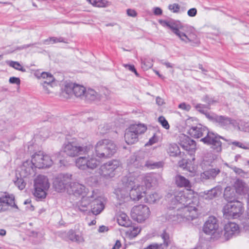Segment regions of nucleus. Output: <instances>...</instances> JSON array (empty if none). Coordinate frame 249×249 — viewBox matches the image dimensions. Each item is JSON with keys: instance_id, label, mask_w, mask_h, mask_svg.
<instances>
[{"instance_id": "nucleus-1", "label": "nucleus", "mask_w": 249, "mask_h": 249, "mask_svg": "<svg viewBox=\"0 0 249 249\" xmlns=\"http://www.w3.org/2000/svg\"><path fill=\"white\" fill-rule=\"evenodd\" d=\"M184 191H176L166 196L169 200L166 219L173 224L192 220L197 216V208L191 197Z\"/></svg>"}, {"instance_id": "nucleus-2", "label": "nucleus", "mask_w": 249, "mask_h": 249, "mask_svg": "<svg viewBox=\"0 0 249 249\" xmlns=\"http://www.w3.org/2000/svg\"><path fill=\"white\" fill-rule=\"evenodd\" d=\"M143 163V160H140L136 156L131 157L129 161V172L133 167L136 168L142 167ZM142 179L143 177L140 175L137 170L129 172L128 175L124 177L122 179L123 185L127 189L128 192L129 199L138 201L145 195V187L138 183L140 180Z\"/></svg>"}, {"instance_id": "nucleus-3", "label": "nucleus", "mask_w": 249, "mask_h": 249, "mask_svg": "<svg viewBox=\"0 0 249 249\" xmlns=\"http://www.w3.org/2000/svg\"><path fill=\"white\" fill-rule=\"evenodd\" d=\"M92 149L93 146L90 144L80 145L74 141L66 142L63 146V152L70 157L88 154Z\"/></svg>"}, {"instance_id": "nucleus-4", "label": "nucleus", "mask_w": 249, "mask_h": 249, "mask_svg": "<svg viewBox=\"0 0 249 249\" xmlns=\"http://www.w3.org/2000/svg\"><path fill=\"white\" fill-rule=\"evenodd\" d=\"M116 152L114 142L108 139L99 141L95 146V154L100 158H107L113 156Z\"/></svg>"}, {"instance_id": "nucleus-5", "label": "nucleus", "mask_w": 249, "mask_h": 249, "mask_svg": "<svg viewBox=\"0 0 249 249\" xmlns=\"http://www.w3.org/2000/svg\"><path fill=\"white\" fill-rule=\"evenodd\" d=\"M223 212L227 219L238 218L244 212L243 204L239 201L228 203L224 206Z\"/></svg>"}, {"instance_id": "nucleus-6", "label": "nucleus", "mask_w": 249, "mask_h": 249, "mask_svg": "<svg viewBox=\"0 0 249 249\" xmlns=\"http://www.w3.org/2000/svg\"><path fill=\"white\" fill-rule=\"evenodd\" d=\"M147 129L145 125L142 124H133L125 130L124 140L128 144H132L138 142V136L143 133Z\"/></svg>"}, {"instance_id": "nucleus-7", "label": "nucleus", "mask_w": 249, "mask_h": 249, "mask_svg": "<svg viewBox=\"0 0 249 249\" xmlns=\"http://www.w3.org/2000/svg\"><path fill=\"white\" fill-rule=\"evenodd\" d=\"M220 139L227 141L218 134L209 131L207 135L202 138L200 141L210 146L214 152L219 153L222 151V142Z\"/></svg>"}, {"instance_id": "nucleus-8", "label": "nucleus", "mask_w": 249, "mask_h": 249, "mask_svg": "<svg viewBox=\"0 0 249 249\" xmlns=\"http://www.w3.org/2000/svg\"><path fill=\"white\" fill-rule=\"evenodd\" d=\"M34 196L39 200L46 197L47 191L50 187V184L47 178L43 175H39L35 180Z\"/></svg>"}, {"instance_id": "nucleus-9", "label": "nucleus", "mask_w": 249, "mask_h": 249, "mask_svg": "<svg viewBox=\"0 0 249 249\" xmlns=\"http://www.w3.org/2000/svg\"><path fill=\"white\" fill-rule=\"evenodd\" d=\"M151 212L149 208L143 204L133 207L131 211L132 218L138 223H142L148 219Z\"/></svg>"}, {"instance_id": "nucleus-10", "label": "nucleus", "mask_w": 249, "mask_h": 249, "mask_svg": "<svg viewBox=\"0 0 249 249\" xmlns=\"http://www.w3.org/2000/svg\"><path fill=\"white\" fill-rule=\"evenodd\" d=\"M121 165L120 162L116 160L108 161L100 168L99 173L102 177L109 178L114 177Z\"/></svg>"}, {"instance_id": "nucleus-11", "label": "nucleus", "mask_w": 249, "mask_h": 249, "mask_svg": "<svg viewBox=\"0 0 249 249\" xmlns=\"http://www.w3.org/2000/svg\"><path fill=\"white\" fill-rule=\"evenodd\" d=\"M32 163L36 168L40 169L51 166L53 162L49 156L40 151L32 156Z\"/></svg>"}, {"instance_id": "nucleus-12", "label": "nucleus", "mask_w": 249, "mask_h": 249, "mask_svg": "<svg viewBox=\"0 0 249 249\" xmlns=\"http://www.w3.org/2000/svg\"><path fill=\"white\" fill-rule=\"evenodd\" d=\"M99 164V161L96 158L88 157H80L75 160V165L79 169L86 170L94 169Z\"/></svg>"}, {"instance_id": "nucleus-13", "label": "nucleus", "mask_w": 249, "mask_h": 249, "mask_svg": "<svg viewBox=\"0 0 249 249\" xmlns=\"http://www.w3.org/2000/svg\"><path fill=\"white\" fill-rule=\"evenodd\" d=\"M10 207L18 209L15 203L14 196L7 192H0V213L8 211Z\"/></svg>"}, {"instance_id": "nucleus-14", "label": "nucleus", "mask_w": 249, "mask_h": 249, "mask_svg": "<svg viewBox=\"0 0 249 249\" xmlns=\"http://www.w3.org/2000/svg\"><path fill=\"white\" fill-rule=\"evenodd\" d=\"M206 117L210 121L223 128L228 127L231 124L234 125L235 124V120L230 117L225 116L218 115L213 113H206Z\"/></svg>"}, {"instance_id": "nucleus-15", "label": "nucleus", "mask_w": 249, "mask_h": 249, "mask_svg": "<svg viewBox=\"0 0 249 249\" xmlns=\"http://www.w3.org/2000/svg\"><path fill=\"white\" fill-rule=\"evenodd\" d=\"M72 175L70 174H59L53 181V186L57 192H62L65 189L68 190L71 182Z\"/></svg>"}, {"instance_id": "nucleus-16", "label": "nucleus", "mask_w": 249, "mask_h": 249, "mask_svg": "<svg viewBox=\"0 0 249 249\" xmlns=\"http://www.w3.org/2000/svg\"><path fill=\"white\" fill-rule=\"evenodd\" d=\"M162 23L163 26H166L172 30L173 32L179 38L180 37L181 34L185 31V29L188 28L187 26L182 25L178 21L164 20L162 22Z\"/></svg>"}, {"instance_id": "nucleus-17", "label": "nucleus", "mask_w": 249, "mask_h": 249, "mask_svg": "<svg viewBox=\"0 0 249 249\" xmlns=\"http://www.w3.org/2000/svg\"><path fill=\"white\" fill-rule=\"evenodd\" d=\"M218 227L219 224L217 219L215 217L211 216L209 217L205 222L203 227V230L207 234H213L218 230Z\"/></svg>"}, {"instance_id": "nucleus-18", "label": "nucleus", "mask_w": 249, "mask_h": 249, "mask_svg": "<svg viewBox=\"0 0 249 249\" xmlns=\"http://www.w3.org/2000/svg\"><path fill=\"white\" fill-rule=\"evenodd\" d=\"M224 236L228 240L239 232V227L234 222H229L225 224L224 228Z\"/></svg>"}, {"instance_id": "nucleus-19", "label": "nucleus", "mask_w": 249, "mask_h": 249, "mask_svg": "<svg viewBox=\"0 0 249 249\" xmlns=\"http://www.w3.org/2000/svg\"><path fill=\"white\" fill-rule=\"evenodd\" d=\"M209 129L201 124H197L196 126H192L188 130L189 134L194 138H199L205 137L209 132Z\"/></svg>"}, {"instance_id": "nucleus-20", "label": "nucleus", "mask_w": 249, "mask_h": 249, "mask_svg": "<svg viewBox=\"0 0 249 249\" xmlns=\"http://www.w3.org/2000/svg\"><path fill=\"white\" fill-rule=\"evenodd\" d=\"M178 142L180 146L186 151H193L196 147L195 141L184 134L179 136Z\"/></svg>"}, {"instance_id": "nucleus-21", "label": "nucleus", "mask_w": 249, "mask_h": 249, "mask_svg": "<svg viewBox=\"0 0 249 249\" xmlns=\"http://www.w3.org/2000/svg\"><path fill=\"white\" fill-rule=\"evenodd\" d=\"M93 193L92 191V194L89 196H83L81 199L76 202L75 206V210L83 213L87 211L91 199L94 198Z\"/></svg>"}, {"instance_id": "nucleus-22", "label": "nucleus", "mask_w": 249, "mask_h": 249, "mask_svg": "<svg viewBox=\"0 0 249 249\" xmlns=\"http://www.w3.org/2000/svg\"><path fill=\"white\" fill-rule=\"evenodd\" d=\"M69 194H72L77 196L86 195V188L85 186L77 182H70L68 188Z\"/></svg>"}, {"instance_id": "nucleus-23", "label": "nucleus", "mask_w": 249, "mask_h": 249, "mask_svg": "<svg viewBox=\"0 0 249 249\" xmlns=\"http://www.w3.org/2000/svg\"><path fill=\"white\" fill-rule=\"evenodd\" d=\"M40 76L42 79H44L41 83L44 90L46 93H49L50 92L49 88L53 87L54 78L51 73L46 72H41Z\"/></svg>"}, {"instance_id": "nucleus-24", "label": "nucleus", "mask_w": 249, "mask_h": 249, "mask_svg": "<svg viewBox=\"0 0 249 249\" xmlns=\"http://www.w3.org/2000/svg\"><path fill=\"white\" fill-rule=\"evenodd\" d=\"M91 201V211L94 215L100 213L105 208V205L101 197L96 198L94 197Z\"/></svg>"}, {"instance_id": "nucleus-25", "label": "nucleus", "mask_w": 249, "mask_h": 249, "mask_svg": "<svg viewBox=\"0 0 249 249\" xmlns=\"http://www.w3.org/2000/svg\"><path fill=\"white\" fill-rule=\"evenodd\" d=\"M160 237L162 240V243L158 244L159 249H167L172 244V237L166 229L162 230L160 235Z\"/></svg>"}, {"instance_id": "nucleus-26", "label": "nucleus", "mask_w": 249, "mask_h": 249, "mask_svg": "<svg viewBox=\"0 0 249 249\" xmlns=\"http://www.w3.org/2000/svg\"><path fill=\"white\" fill-rule=\"evenodd\" d=\"M115 194L116 198L119 201L118 202L119 205H121L130 200L127 190L124 186L122 188H119L116 190Z\"/></svg>"}, {"instance_id": "nucleus-27", "label": "nucleus", "mask_w": 249, "mask_h": 249, "mask_svg": "<svg viewBox=\"0 0 249 249\" xmlns=\"http://www.w3.org/2000/svg\"><path fill=\"white\" fill-rule=\"evenodd\" d=\"M236 194L234 188L227 186L224 190V198L228 203L238 201Z\"/></svg>"}, {"instance_id": "nucleus-28", "label": "nucleus", "mask_w": 249, "mask_h": 249, "mask_svg": "<svg viewBox=\"0 0 249 249\" xmlns=\"http://www.w3.org/2000/svg\"><path fill=\"white\" fill-rule=\"evenodd\" d=\"M186 29H185V31H184L182 34H181L179 37L180 39L186 43L189 42L197 43V36L196 34L193 32L188 34Z\"/></svg>"}, {"instance_id": "nucleus-29", "label": "nucleus", "mask_w": 249, "mask_h": 249, "mask_svg": "<svg viewBox=\"0 0 249 249\" xmlns=\"http://www.w3.org/2000/svg\"><path fill=\"white\" fill-rule=\"evenodd\" d=\"M220 173V170L218 168H210L202 173L201 177L206 179H214Z\"/></svg>"}, {"instance_id": "nucleus-30", "label": "nucleus", "mask_w": 249, "mask_h": 249, "mask_svg": "<svg viewBox=\"0 0 249 249\" xmlns=\"http://www.w3.org/2000/svg\"><path fill=\"white\" fill-rule=\"evenodd\" d=\"M175 181L178 187L188 188H190L191 187L190 181L180 175H177L175 176Z\"/></svg>"}, {"instance_id": "nucleus-31", "label": "nucleus", "mask_w": 249, "mask_h": 249, "mask_svg": "<svg viewBox=\"0 0 249 249\" xmlns=\"http://www.w3.org/2000/svg\"><path fill=\"white\" fill-rule=\"evenodd\" d=\"M34 165L32 163L26 161L23 163L21 167V174L23 177H26L28 175H32L34 173Z\"/></svg>"}, {"instance_id": "nucleus-32", "label": "nucleus", "mask_w": 249, "mask_h": 249, "mask_svg": "<svg viewBox=\"0 0 249 249\" xmlns=\"http://www.w3.org/2000/svg\"><path fill=\"white\" fill-rule=\"evenodd\" d=\"M98 94L94 90L89 89L88 90H86L83 100L89 102L95 101L98 98Z\"/></svg>"}, {"instance_id": "nucleus-33", "label": "nucleus", "mask_w": 249, "mask_h": 249, "mask_svg": "<svg viewBox=\"0 0 249 249\" xmlns=\"http://www.w3.org/2000/svg\"><path fill=\"white\" fill-rule=\"evenodd\" d=\"M68 238L72 242L80 243L84 242L83 237L78 234L73 230H70L67 233Z\"/></svg>"}, {"instance_id": "nucleus-34", "label": "nucleus", "mask_w": 249, "mask_h": 249, "mask_svg": "<svg viewBox=\"0 0 249 249\" xmlns=\"http://www.w3.org/2000/svg\"><path fill=\"white\" fill-rule=\"evenodd\" d=\"M73 93L77 97L83 99L86 89L85 87L74 84L73 87Z\"/></svg>"}, {"instance_id": "nucleus-35", "label": "nucleus", "mask_w": 249, "mask_h": 249, "mask_svg": "<svg viewBox=\"0 0 249 249\" xmlns=\"http://www.w3.org/2000/svg\"><path fill=\"white\" fill-rule=\"evenodd\" d=\"M117 221L120 226L128 227L130 225V221L127 215L124 213H122L117 216Z\"/></svg>"}, {"instance_id": "nucleus-36", "label": "nucleus", "mask_w": 249, "mask_h": 249, "mask_svg": "<svg viewBox=\"0 0 249 249\" xmlns=\"http://www.w3.org/2000/svg\"><path fill=\"white\" fill-rule=\"evenodd\" d=\"M232 187L234 188L235 191L239 195H242L245 192V183L241 180L237 179Z\"/></svg>"}, {"instance_id": "nucleus-37", "label": "nucleus", "mask_w": 249, "mask_h": 249, "mask_svg": "<svg viewBox=\"0 0 249 249\" xmlns=\"http://www.w3.org/2000/svg\"><path fill=\"white\" fill-rule=\"evenodd\" d=\"M141 229L139 227H130L125 232L127 237L131 239L136 237L141 232Z\"/></svg>"}, {"instance_id": "nucleus-38", "label": "nucleus", "mask_w": 249, "mask_h": 249, "mask_svg": "<svg viewBox=\"0 0 249 249\" xmlns=\"http://www.w3.org/2000/svg\"><path fill=\"white\" fill-rule=\"evenodd\" d=\"M167 151L170 156L177 157L180 154L179 147L176 143L170 144L169 145Z\"/></svg>"}, {"instance_id": "nucleus-39", "label": "nucleus", "mask_w": 249, "mask_h": 249, "mask_svg": "<svg viewBox=\"0 0 249 249\" xmlns=\"http://www.w3.org/2000/svg\"><path fill=\"white\" fill-rule=\"evenodd\" d=\"M144 184L147 188L154 187L157 184V180L154 176H147L144 179Z\"/></svg>"}, {"instance_id": "nucleus-40", "label": "nucleus", "mask_w": 249, "mask_h": 249, "mask_svg": "<svg viewBox=\"0 0 249 249\" xmlns=\"http://www.w3.org/2000/svg\"><path fill=\"white\" fill-rule=\"evenodd\" d=\"M93 6L97 7H106L108 6V2L104 0H87Z\"/></svg>"}, {"instance_id": "nucleus-41", "label": "nucleus", "mask_w": 249, "mask_h": 249, "mask_svg": "<svg viewBox=\"0 0 249 249\" xmlns=\"http://www.w3.org/2000/svg\"><path fill=\"white\" fill-rule=\"evenodd\" d=\"M220 191V187L217 186L212 188L210 190L205 191V194L208 195V197L211 199L216 197L218 192Z\"/></svg>"}, {"instance_id": "nucleus-42", "label": "nucleus", "mask_w": 249, "mask_h": 249, "mask_svg": "<svg viewBox=\"0 0 249 249\" xmlns=\"http://www.w3.org/2000/svg\"><path fill=\"white\" fill-rule=\"evenodd\" d=\"M74 85V84L72 83H67L62 90L63 95L64 96L65 94H66L68 96L71 95L73 93V87Z\"/></svg>"}, {"instance_id": "nucleus-43", "label": "nucleus", "mask_w": 249, "mask_h": 249, "mask_svg": "<svg viewBox=\"0 0 249 249\" xmlns=\"http://www.w3.org/2000/svg\"><path fill=\"white\" fill-rule=\"evenodd\" d=\"M141 61L142 65V67L144 69L147 70L153 66V60L150 58H144L143 59H142Z\"/></svg>"}, {"instance_id": "nucleus-44", "label": "nucleus", "mask_w": 249, "mask_h": 249, "mask_svg": "<svg viewBox=\"0 0 249 249\" xmlns=\"http://www.w3.org/2000/svg\"><path fill=\"white\" fill-rule=\"evenodd\" d=\"M160 198L158 193L154 192L147 195L146 197L147 202L149 203H154Z\"/></svg>"}, {"instance_id": "nucleus-45", "label": "nucleus", "mask_w": 249, "mask_h": 249, "mask_svg": "<svg viewBox=\"0 0 249 249\" xmlns=\"http://www.w3.org/2000/svg\"><path fill=\"white\" fill-rule=\"evenodd\" d=\"M53 41V43H55L57 42H64L66 43V42L65 41L64 39L62 37H50L48 39H45L43 41V43L45 44H49L50 41Z\"/></svg>"}, {"instance_id": "nucleus-46", "label": "nucleus", "mask_w": 249, "mask_h": 249, "mask_svg": "<svg viewBox=\"0 0 249 249\" xmlns=\"http://www.w3.org/2000/svg\"><path fill=\"white\" fill-rule=\"evenodd\" d=\"M9 65L17 70L20 71L22 72L26 71L25 69L18 62L11 61L9 62Z\"/></svg>"}, {"instance_id": "nucleus-47", "label": "nucleus", "mask_w": 249, "mask_h": 249, "mask_svg": "<svg viewBox=\"0 0 249 249\" xmlns=\"http://www.w3.org/2000/svg\"><path fill=\"white\" fill-rule=\"evenodd\" d=\"M111 129L110 125L108 124L100 125L98 127L99 132L101 135H104L107 133Z\"/></svg>"}, {"instance_id": "nucleus-48", "label": "nucleus", "mask_w": 249, "mask_h": 249, "mask_svg": "<svg viewBox=\"0 0 249 249\" xmlns=\"http://www.w3.org/2000/svg\"><path fill=\"white\" fill-rule=\"evenodd\" d=\"M229 144L234 145L237 147L243 148L244 149H249V144L248 143H244L240 142L233 141L231 142V143H229Z\"/></svg>"}, {"instance_id": "nucleus-49", "label": "nucleus", "mask_w": 249, "mask_h": 249, "mask_svg": "<svg viewBox=\"0 0 249 249\" xmlns=\"http://www.w3.org/2000/svg\"><path fill=\"white\" fill-rule=\"evenodd\" d=\"M15 184L19 188V189L21 190H23L26 186V182L21 178H18L17 180L15 182Z\"/></svg>"}, {"instance_id": "nucleus-50", "label": "nucleus", "mask_w": 249, "mask_h": 249, "mask_svg": "<svg viewBox=\"0 0 249 249\" xmlns=\"http://www.w3.org/2000/svg\"><path fill=\"white\" fill-rule=\"evenodd\" d=\"M159 122L161 124L163 127H164L166 129H168L170 127V125L167 122V121L165 119V118L161 116L158 118Z\"/></svg>"}, {"instance_id": "nucleus-51", "label": "nucleus", "mask_w": 249, "mask_h": 249, "mask_svg": "<svg viewBox=\"0 0 249 249\" xmlns=\"http://www.w3.org/2000/svg\"><path fill=\"white\" fill-rule=\"evenodd\" d=\"M168 9L173 13H178L180 9V6L178 3H173L169 4L168 6Z\"/></svg>"}, {"instance_id": "nucleus-52", "label": "nucleus", "mask_w": 249, "mask_h": 249, "mask_svg": "<svg viewBox=\"0 0 249 249\" xmlns=\"http://www.w3.org/2000/svg\"><path fill=\"white\" fill-rule=\"evenodd\" d=\"M196 108L200 112L205 114L206 115V113H210L209 112H207L205 111L204 108H206V106L204 105H202L201 104H197L196 106Z\"/></svg>"}, {"instance_id": "nucleus-53", "label": "nucleus", "mask_w": 249, "mask_h": 249, "mask_svg": "<svg viewBox=\"0 0 249 249\" xmlns=\"http://www.w3.org/2000/svg\"><path fill=\"white\" fill-rule=\"evenodd\" d=\"M231 169L236 174L238 175L244 176L246 175L245 172L241 168L234 166L231 167Z\"/></svg>"}, {"instance_id": "nucleus-54", "label": "nucleus", "mask_w": 249, "mask_h": 249, "mask_svg": "<svg viewBox=\"0 0 249 249\" xmlns=\"http://www.w3.org/2000/svg\"><path fill=\"white\" fill-rule=\"evenodd\" d=\"M178 108L188 111L191 109V107L189 104H187L185 103H182L178 105Z\"/></svg>"}, {"instance_id": "nucleus-55", "label": "nucleus", "mask_w": 249, "mask_h": 249, "mask_svg": "<svg viewBox=\"0 0 249 249\" xmlns=\"http://www.w3.org/2000/svg\"><path fill=\"white\" fill-rule=\"evenodd\" d=\"M9 81L10 83L13 84H17L19 85L20 84V80L19 78L16 77H11L9 78Z\"/></svg>"}, {"instance_id": "nucleus-56", "label": "nucleus", "mask_w": 249, "mask_h": 249, "mask_svg": "<svg viewBox=\"0 0 249 249\" xmlns=\"http://www.w3.org/2000/svg\"><path fill=\"white\" fill-rule=\"evenodd\" d=\"M203 101L207 103L209 106L211 105V104H213L215 101H214V100L211 97H210L208 95H206L203 98Z\"/></svg>"}, {"instance_id": "nucleus-57", "label": "nucleus", "mask_w": 249, "mask_h": 249, "mask_svg": "<svg viewBox=\"0 0 249 249\" xmlns=\"http://www.w3.org/2000/svg\"><path fill=\"white\" fill-rule=\"evenodd\" d=\"M196 14L197 10L196 8H191L187 12L188 15L191 17H194L196 16Z\"/></svg>"}, {"instance_id": "nucleus-58", "label": "nucleus", "mask_w": 249, "mask_h": 249, "mask_svg": "<svg viewBox=\"0 0 249 249\" xmlns=\"http://www.w3.org/2000/svg\"><path fill=\"white\" fill-rule=\"evenodd\" d=\"M185 166L186 167H185L184 170H186L191 173H192L195 171V168L191 164V162H188L187 164H185Z\"/></svg>"}, {"instance_id": "nucleus-59", "label": "nucleus", "mask_w": 249, "mask_h": 249, "mask_svg": "<svg viewBox=\"0 0 249 249\" xmlns=\"http://www.w3.org/2000/svg\"><path fill=\"white\" fill-rule=\"evenodd\" d=\"M126 13L128 16L131 17H135L137 15L136 11L132 9H128L126 11Z\"/></svg>"}, {"instance_id": "nucleus-60", "label": "nucleus", "mask_w": 249, "mask_h": 249, "mask_svg": "<svg viewBox=\"0 0 249 249\" xmlns=\"http://www.w3.org/2000/svg\"><path fill=\"white\" fill-rule=\"evenodd\" d=\"M162 166V163L160 161L159 162H154L152 163V166H151V169L159 168Z\"/></svg>"}, {"instance_id": "nucleus-61", "label": "nucleus", "mask_w": 249, "mask_h": 249, "mask_svg": "<svg viewBox=\"0 0 249 249\" xmlns=\"http://www.w3.org/2000/svg\"><path fill=\"white\" fill-rule=\"evenodd\" d=\"M188 163V161L186 160H184V159H183L182 160H180V161H179L178 162V166L183 168V169H184L185 167H186L185 166V164H187Z\"/></svg>"}, {"instance_id": "nucleus-62", "label": "nucleus", "mask_w": 249, "mask_h": 249, "mask_svg": "<svg viewBox=\"0 0 249 249\" xmlns=\"http://www.w3.org/2000/svg\"><path fill=\"white\" fill-rule=\"evenodd\" d=\"M144 249H159V246H158V243H155L149 245L147 248Z\"/></svg>"}, {"instance_id": "nucleus-63", "label": "nucleus", "mask_w": 249, "mask_h": 249, "mask_svg": "<svg viewBox=\"0 0 249 249\" xmlns=\"http://www.w3.org/2000/svg\"><path fill=\"white\" fill-rule=\"evenodd\" d=\"M124 66L128 69L130 71L133 72L134 71H135V68L134 65H129V64H124Z\"/></svg>"}, {"instance_id": "nucleus-64", "label": "nucleus", "mask_w": 249, "mask_h": 249, "mask_svg": "<svg viewBox=\"0 0 249 249\" xmlns=\"http://www.w3.org/2000/svg\"><path fill=\"white\" fill-rule=\"evenodd\" d=\"M162 10L159 7H155L154 10V13L155 15H160L162 14Z\"/></svg>"}]
</instances>
